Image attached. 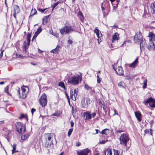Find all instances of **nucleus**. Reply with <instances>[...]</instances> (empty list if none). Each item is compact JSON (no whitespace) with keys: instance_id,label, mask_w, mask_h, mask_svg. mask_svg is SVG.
I'll return each mask as SVG.
<instances>
[{"instance_id":"obj_20","label":"nucleus","mask_w":155,"mask_h":155,"mask_svg":"<svg viewBox=\"0 0 155 155\" xmlns=\"http://www.w3.org/2000/svg\"><path fill=\"white\" fill-rule=\"evenodd\" d=\"M13 7L15 13L18 14L20 12V9L18 6L15 5L13 6Z\"/></svg>"},{"instance_id":"obj_44","label":"nucleus","mask_w":155,"mask_h":155,"mask_svg":"<svg viewBox=\"0 0 155 155\" xmlns=\"http://www.w3.org/2000/svg\"><path fill=\"white\" fill-rule=\"evenodd\" d=\"M46 9L47 8H45L44 9H41L40 8H38V10L39 11L41 12L42 13H43Z\"/></svg>"},{"instance_id":"obj_4","label":"nucleus","mask_w":155,"mask_h":155,"mask_svg":"<svg viewBox=\"0 0 155 155\" xmlns=\"http://www.w3.org/2000/svg\"><path fill=\"white\" fill-rule=\"evenodd\" d=\"M17 130L18 133L22 134L25 131V127L24 124L20 122L17 123Z\"/></svg>"},{"instance_id":"obj_21","label":"nucleus","mask_w":155,"mask_h":155,"mask_svg":"<svg viewBox=\"0 0 155 155\" xmlns=\"http://www.w3.org/2000/svg\"><path fill=\"white\" fill-rule=\"evenodd\" d=\"M151 12L155 14V2L152 3L150 5Z\"/></svg>"},{"instance_id":"obj_26","label":"nucleus","mask_w":155,"mask_h":155,"mask_svg":"<svg viewBox=\"0 0 155 155\" xmlns=\"http://www.w3.org/2000/svg\"><path fill=\"white\" fill-rule=\"evenodd\" d=\"M144 132L146 134H150V135H152V129H146L144 130Z\"/></svg>"},{"instance_id":"obj_35","label":"nucleus","mask_w":155,"mask_h":155,"mask_svg":"<svg viewBox=\"0 0 155 155\" xmlns=\"http://www.w3.org/2000/svg\"><path fill=\"white\" fill-rule=\"evenodd\" d=\"M147 80L146 79H145L143 80V87L145 88L146 87L147 85Z\"/></svg>"},{"instance_id":"obj_41","label":"nucleus","mask_w":155,"mask_h":155,"mask_svg":"<svg viewBox=\"0 0 155 155\" xmlns=\"http://www.w3.org/2000/svg\"><path fill=\"white\" fill-rule=\"evenodd\" d=\"M74 94V91H73V90H71L70 91V95H71V99H72L73 96V95Z\"/></svg>"},{"instance_id":"obj_48","label":"nucleus","mask_w":155,"mask_h":155,"mask_svg":"<svg viewBox=\"0 0 155 155\" xmlns=\"http://www.w3.org/2000/svg\"><path fill=\"white\" fill-rule=\"evenodd\" d=\"M107 141V140L106 141L104 140H102L100 142V143L101 144H104Z\"/></svg>"},{"instance_id":"obj_15","label":"nucleus","mask_w":155,"mask_h":155,"mask_svg":"<svg viewBox=\"0 0 155 155\" xmlns=\"http://www.w3.org/2000/svg\"><path fill=\"white\" fill-rule=\"evenodd\" d=\"M135 115L137 118V120L139 122H140L141 120V116L142 115L139 111L135 112Z\"/></svg>"},{"instance_id":"obj_34","label":"nucleus","mask_w":155,"mask_h":155,"mask_svg":"<svg viewBox=\"0 0 155 155\" xmlns=\"http://www.w3.org/2000/svg\"><path fill=\"white\" fill-rule=\"evenodd\" d=\"M77 94L76 93V91L75 90H74V94L73 95V96L72 100H76V97H77Z\"/></svg>"},{"instance_id":"obj_17","label":"nucleus","mask_w":155,"mask_h":155,"mask_svg":"<svg viewBox=\"0 0 155 155\" xmlns=\"http://www.w3.org/2000/svg\"><path fill=\"white\" fill-rule=\"evenodd\" d=\"M60 46L58 45H57L55 48L51 50V51L52 53L57 54L60 51Z\"/></svg>"},{"instance_id":"obj_16","label":"nucleus","mask_w":155,"mask_h":155,"mask_svg":"<svg viewBox=\"0 0 155 155\" xmlns=\"http://www.w3.org/2000/svg\"><path fill=\"white\" fill-rule=\"evenodd\" d=\"M138 63V58H137L134 61L130 64L129 66L132 68H135L137 65Z\"/></svg>"},{"instance_id":"obj_29","label":"nucleus","mask_w":155,"mask_h":155,"mask_svg":"<svg viewBox=\"0 0 155 155\" xmlns=\"http://www.w3.org/2000/svg\"><path fill=\"white\" fill-rule=\"evenodd\" d=\"M84 88L87 90H92V87L89 86L87 84H85L84 85Z\"/></svg>"},{"instance_id":"obj_3","label":"nucleus","mask_w":155,"mask_h":155,"mask_svg":"<svg viewBox=\"0 0 155 155\" xmlns=\"http://www.w3.org/2000/svg\"><path fill=\"white\" fill-rule=\"evenodd\" d=\"M74 29L72 26H65L60 30V32L62 35H65L72 32Z\"/></svg>"},{"instance_id":"obj_23","label":"nucleus","mask_w":155,"mask_h":155,"mask_svg":"<svg viewBox=\"0 0 155 155\" xmlns=\"http://www.w3.org/2000/svg\"><path fill=\"white\" fill-rule=\"evenodd\" d=\"M46 136L48 137V140L49 141H50L53 136V134H45Z\"/></svg>"},{"instance_id":"obj_30","label":"nucleus","mask_w":155,"mask_h":155,"mask_svg":"<svg viewBox=\"0 0 155 155\" xmlns=\"http://www.w3.org/2000/svg\"><path fill=\"white\" fill-rule=\"evenodd\" d=\"M29 136L28 134H25L21 137V139L22 140H24L28 137Z\"/></svg>"},{"instance_id":"obj_6","label":"nucleus","mask_w":155,"mask_h":155,"mask_svg":"<svg viewBox=\"0 0 155 155\" xmlns=\"http://www.w3.org/2000/svg\"><path fill=\"white\" fill-rule=\"evenodd\" d=\"M39 102L42 107H44L47 104V97L45 94H43L41 96L39 99Z\"/></svg>"},{"instance_id":"obj_36","label":"nucleus","mask_w":155,"mask_h":155,"mask_svg":"<svg viewBox=\"0 0 155 155\" xmlns=\"http://www.w3.org/2000/svg\"><path fill=\"white\" fill-rule=\"evenodd\" d=\"M59 86L65 89V87L64 83L62 82H60L58 84Z\"/></svg>"},{"instance_id":"obj_59","label":"nucleus","mask_w":155,"mask_h":155,"mask_svg":"<svg viewBox=\"0 0 155 155\" xmlns=\"http://www.w3.org/2000/svg\"><path fill=\"white\" fill-rule=\"evenodd\" d=\"M106 150H105V151H104V155H109V154H108H108L107 153H106Z\"/></svg>"},{"instance_id":"obj_55","label":"nucleus","mask_w":155,"mask_h":155,"mask_svg":"<svg viewBox=\"0 0 155 155\" xmlns=\"http://www.w3.org/2000/svg\"><path fill=\"white\" fill-rule=\"evenodd\" d=\"M68 42L69 43L71 44L72 43V41L71 40H69L68 41Z\"/></svg>"},{"instance_id":"obj_19","label":"nucleus","mask_w":155,"mask_h":155,"mask_svg":"<svg viewBox=\"0 0 155 155\" xmlns=\"http://www.w3.org/2000/svg\"><path fill=\"white\" fill-rule=\"evenodd\" d=\"M18 93L19 94V95L20 96V97L21 98H25V97H26L27 96V94H26L25 93L23 92H22L21 91V93L20 92V91L19 90H18Z\"/></svg>"},{"instance_id":"obj_38","label":"nucleus","mask_w":155,"mask_h":155,"mask_svg":"<svg viewBox=\"0 0 155 155\" xmlns=\"http://www.w3.org/2000/svg\"><path fill=\"white\" fill-rule=\"evenodd\" d=\"M73 130V129L72 128L71 129H69V130L68 132V137H69L70 136Z\"/></svg>"},{"instance_id":"obj_42","label":"nucleus","mask_w":155,"mask_h":155,"mask_svg":"<svg viewBox=\"0 0 155 155\" xmlns=\"http://www.w3.org/2000/svg\"><path fill=\"white\" fill-rule=\"evenodd\" d=\"M59 3V2H57L56 3L54 4V5L52 7V10L54 9L55 7L57 6Z\"/></svg>"},{"instance_id":"obj_18","label":"nucleus","mask_w":155,"mask_h":155,"mask_svg":"<svg viewBox=\"0 0 155 155\" xmlns=\"http://www.w3.org/2000/svg\"><path fill=\"white\" fill-rule=\"evenodd\" d=\"M29 91V88L28 87L23 86L21 87V91L27 94Z\"/></svg>"},{"instance_id":"obj_31","label":"nucleus","mask_w":155,"mask_h":155,"mask_svg":"<svg viewBox=\"0 0 155 155\" xmlns=\"http://www.w3.org/2000/svg\"><path fill=\"white\" fill-rule=\"evenodd\" d=\"M37 13V11L35 9H32L31 12V13L30 15V16H32L36 14Z\"/></svg>"},{"instance_id":"obj_2","label":"nucleus","mask_w":155,"mask_h":155,"mask_svg":"<svg viewBox=\"0 0 155 155\" xmlns=\"http://www.w3.org/2000/svg\"><path fill=\"white\" fill-rule=\"evenodd\" d=\"M148 36L149 37V41L147 45V48L149 50H153L155 49V47L153 41L155 39V35L152 32H150Z\"/></svg>"},{"instance_id":"obj_28","label":"nucleus","mask_w":155,"mask_h":155,"mask_svg":"<svg viewBox=\"0 0 155 155\" xmlns=\"http://www.w3.org/2000/svg\"><path fill=\"white\" fill-rule=\"evenodd\" d=\"M106 153H107V155L109 154V155H112V150L111 149L108 148L106 150Z\"/></svg>"},{"instance_id":"obj_32","label":"nucleus","mask_w":155,"mask_h":155,"mask_svg":"<svg viewBox=\"0 0 155 155\" xmlns=\"http://www.w3.org/2000/svg\"><path fill=\"white\" fill-rule=\"evenodd\" d=\"M112 155H119L118 150L113 149L112 150Z\"/></svg>"},{"instance_id":"obj_27","label":"nucleus","mask_w":155,"mask_h":155,"mask_svg":"<svg viewBox=\"0 0 155 155\" xmlns=\"http://www.w3.org/2000/svg\"><path fill=\"white\" fill-rule=\"evenodd\" d=\"M42 31L41 27L40 26L38 28L37 31L35 33V35H36L35 37H37L38 35Z\"/></svg>"},{"instance_id":"obj_33","label":"nucleus","mask_w":155,"mask_h":155,"mask_svg":"<svg viewBox=\"0 0 155 155\" xmlns=\"http://www.w3.org/2000/svg\"><path fill=\"white\" fill-rule=\"evenodd\" d=\"M48 16H46L44 17L43 19V22L42 24H44V22L45 23H47V22L48 19Z\"/></svg>"},{"instance_id":"obj_7","label":"nucleus","mask_w":155,"mask_h":155,"mask_svg":"<svg viewBox=\"0 0 155 155\" xmlns=\"http://www.w3.org/2000/svg\"><path fill=\"white\" fill-rule=\"evenodd\" d=\"M143 39L142 35L139 32L137 33L134 38V41L136 43H140Z\"/></svg>"},{"instance_id":"obj_5","label":"nucleus","mask_w":155,"mask_h":155,"mask_svg":"<svg viewBox=\"0 0 155 155\" xmlns=\"http://www.w3.org/2000/svg\"><path fill=\"white\" fill-rule=\"evenodd\" d=\"M129 138L127 134H123L120 138V144L124 146L127 145V143L129 140Z\"/></svg>"},{"instance_id":"obj_60","label":"nucleus","mask_w":155,"mask_h":155,"mask_svg":"<svg viewBox=\"0 0 155 155\" xmlns=\"http://www.w3.org/2000/svg\"><path fill=\"white\" fill-rule=\"evenodd\" d=\"M79 14L80 15H81L82 16V13L81 12H79Z\"/></svg>"},{"instance_id":"obj_56","label":"nucleus","mask_w":155,"mask_h":155,"mask_svg":"<svg viewBox=\"0 0 155 155\" xmlns=\"http://www.w3.org/2000/svg\"><path fill=\"white\" fill-rule=\"evenodd\" d=\"M5 84V82L4 81H2L0 82V84Z\"/></svg>"},{"instance_id":"obj_47","label":"nucleus","mask_w":155,"mask_h":155,"mask_svg":"<svg viewBox=\"0 0 155 155\" xmlns=\"http://www.w3.org/2000/svg\"><path fill=\"white\" fill-rule=\"evenodd\" d=\"M35 110H36L35 109L33 108H32L31 109V112L32 115H33L34 112H35Z\"/></svg>"},{"instance_id":"obj_40","label":"nucleus","mask_w":155,"mask_h":155,"mask_svg":"<svg viewBox=\"0 0 155 155\" xmlns=\"http://www.w3.org/2000/svg\"><path fill=\"white\" fill-rule=\"evenodd\" d=\"M8 86H7L5 88L4 91L5 93L8 94Z\"/></svg>"},{"instance_id":"obj_63","label":"nucleus","mask_w":155,"mask_h":155,"mask_svg":"<svg viewBox=\"0 0 155 155\" xmlns=\"http://www.w3.org/2000/svg\"><path fill=\"white\" fill-rule=\"evenodd\" d=\"M113 27H114V28H117V26L116 25H114L113 26Z\"/></svg>"},{"instance_id":"obj_64","label":"nucleus","mask_w":155,"mask_h":155,"mask_svg":"<svg viewBox=\"0 0 155 155\" xmlns=\"http://www.w3.org/2000/svg\"><path fill=\"white\" fill-rule=\"evenodd\" d=\"M59 155H64V152H62Z\"/></svg>"},{"instance_id":"obj_43","label":"nucleus","mask_w":155,"mask_h":155,"mask_svg":"<svg viewBox=\"0 0 155 155\" xmlns=\"http://www.w3.org/2000/svg\"><path fill=\"white\" fill-rule=\"evenodd\" d=\"M97 82L98 83H100L101 82V79L99 77V75L98 74L97 76Z\"/></svg>"},{"instance_id":"obj_39","label":"nucleus","mask_w":155,"mask_h":155,"mask_svg":"<svg viewBox=\"0 0 155 155\" xmlns=\"http://www.w3.org/2000/svg\"><path fill=\"white\" fill-rule=\"evenodd\" d=\"M86 104L87 106L88 104H90L91 103V100L89 98H87L86 99Z\"/></svg>"},{"instance_id":"obj_9","label":"nucleus","mask_w":155,"mask_h":155,"mask_svg":"<svg viewBox=\"0 0 155 155\" xmlns=\"http://www.w3.org/2000/svg\"><path fill=\"white\" fill-rule=\"evenodd\" d=\"M94 33L96 34L97 37V41L99 44L101 41L102 34L101 33L100 31L97 28H96L94 31Z\"/></svg>"},{"instance_id":"obj_25","label":"nucleus","mask_w":155,"mask_h":155,"mask_svg":"<svg viewBox=\"0 0 155 155\" xmlns=\"http://www.w3.org/2000/svg\"><path fill=\"white\" fill-rule=\"evenodd\" d=\"M13 149L12 150V153L13 154L15 152H18V151L15 150L16 149V144L14 143L13 145Z\"/></svg>"},{"instance_id":"obj_54","label":"nucleus","mask_w":155,"mask_h":155,"mask_svg":"<svg viewBox=\"0 0 155 155\" xmlns=\"http://www.w3.org/2000/svg\"><path fill=\"white\" fill-rule=\"evenodd\" d=\"M124 45H126V42L125 41L121 45V46H120V47H122L124 46Z\"/></svg>"},{"instance_id":"obj_1","label":"nucleus","mask_w":155,"mask_h":155,"mask_svg":"<svg viewBox=\"0 0 155 155\" xmlns=\"http://www.w3.org/2000/svg\"><path fill=\"white\" fill-rule=\"evenodd\" d=\"M82 80V77L77 74L70 77L68 80V83L74 85H78L81 82Z\"/></svg>"},{"instance_id":"obj_45","label":"nucleus","mask_w":155,"mask_h":155,"mask_svg":"<svg viewBox=\"0 0 155 155\" xmlns=\"http://www.w3.org/2000/svg\"><path fill=\"white\" fill-rule=\"evenodd\" d=\"M52 115L58 117L59 115V114H58V113H55L52 114Z\"/></svg>"},{"instance_id":"obj_51","label":"nucleus","mask_w":155,"mask_h":155,"mask_svg":"<svg viewBox=\"0 0 155 155\" xmlns=\"http://www.w3.org/2000/svg\"><path fill=\"white\" fill-rule=\"evenodd\" d=\"M16 56L18 58H22L21 57H22V55H21V54H16Z\"/></svg>"},{"instance_id":"obj_57","label":"nucleus","mask_w":155,"mask_h":155,"mask_svg":"<svg viewBox=\"0 0 155 155\" xmlns=\"http://www.w3.org/2000/svg\"><path fill=\"white\" fill-rule=\"evenodd\" d=\"M36 35H35V34L33 36V38L32 39V40H33L35 38H36V37H35Z\"/></svg>"},{"instance_id":"obj_37","label":"nucleus","mask_w":155,"mask_h":155,"mask_svg":"<svg viewBox=\"0 0 155 155\" xmlns=\"http://www.w3.org/2000/svg\"><path fill=\"white\" fill-rule=\"evenodd\" d=\"M124 83L123 82H121L118 84V85L120 87H122L124 88H125V87L124 86Z\"/></svg>"},{"instance_id":"obj_13","label":"nucleus","mask_w":155,"mask_h":155,"mask_svg":"<svg viewBox=\"0 0 155 155\" xmlns=\"http://www.w3.org/2000/svg\"><path fill=\"white\" fill-rule=\"evenodd\" d=\"M140 48L141 50L142 49H144L145 46H146L147 45L146 44V40L144 39H143L140 43Z\"/></svg>"},{"instance_id":"obj_62","label":"nucleus","mask_w":155,"mask_h":155,"mask_svg":"<svg viewBox=\"0 0 155 155\" xmlns=\"http://www.w3.org/2000/svg\"><path fill=\"white\" fill-rule=\"evenodd\" d=\"M95 130L96 131V133L97 134V133H98V131H99L98 130H97V129H96Z\"/></svg>"},{"instance_id":"obj_22","label":"nucleus","mask_w":155,"mask_h":155,"mask_svg":"<svg viewBox=\"0 0 155 155\" xmlns=\"http://www.w3.org/2000/svg\"><path fill=\"white\" fill-rule=\"evenodd\" d=\"M99 133L107 135L109 133V130L107 129H105L103 130L101 132H100Z\"/></svg>"},{"instance_id":"obj_8","label":"nucleus","mask_w":155,"mask_h":155,"mask_svg":"<svg viewBox=\"0 0 155 155\" xmlns=\"http://www.w3.org/2000/svg\"><path fill=\"white\" fill-rule=\"evenodd\" d=\"M96 114L95 112L93 113L92 114H91L89 112H86L84 113V115L85 117V120H89L91 119L92 117H94Z\"/></svg>"},{"instance_id":"obj_10","label":"nucleus","mask_w":155,"mask_h":155,"mask_svg":"<svg viewBox=\"0 0 155 155\" xmlns=\"http://www.w3.org/2000/svg\"><path fill=\"white\" fill-rule=\"evenodd\" d=\"M115 65H113V68L115 71L116 73L119 75H122L123 74V70L122 67L118 66L117 68H115Z\"/></svg>"},{"instance_id":"obj_46","label":"nucleus","mask_w":155,"mask_h":155,"mask_svg":"<svg viewBox=\"0 0 155 155\" xmlns=\"http://www.w3.org/2000/svg\"><path fill=\"white\" fill-rule=\"evenodd\" d=\"M81 144V143L79 142H77L76 143V146L77 147H79L80 146Z\"/></svg>"},{"instance_id":"obj_50","label":"nucleus","mask_w":155,"mask_h":155,"mask_svg":"<svg viewBox=\"0 0 155 155\" xmlns=\"http://www.w3.org/2000/svg\"><path fill=\"white\" fill-rule=\"evenodd\" d=\"M4 50L2 51L1 53L0 54V58H1L3 56V53Z\"/></svg>"},{"instance_id":"obj_11","label":"nucleus","mask_w":155,"mask_h":155,"mask_svg":"<svg viewBox=\"0 0 155 155\" xmlns=\"http://www.w3.org/2000/svg\"><path fill=\"white\" fill-rule=\"evenodd\" d=\"M146 103H149V105L151 107H155V99L152 97H150L148 98L146 101Z\"/></svg>"},{"instance_id":"obj_49","label":"nucleus","mask_w":155,"mask_h":155,"mask_svg":"<svg viewBox=\"0 0 155 155\" xmlns=\"http://www.w3.org/2000/svg\"><path fill=\"white\" fill-rule=\"evenodd\" d=\"M114 114H113V115H114L116 114H117V115H118V113L117 112V111L115 110H114Z\"/></svg>"},{"instance_id":"obj_58","label":"nucleus","mask_w":155,"mask_h":155,"mask_svg":"<svg viewBox=\"0 0 155 155\" xmlns=\"http://www.w3.org/2000/svg\"><path fill=\"white\" fill-rule=\"evenodd\" d=\"M125 41L126 42V43H127V42L130 43L131 42V41L130 40H128V41Z\"/></svg>"},{"instance_id":"obj_24","label":"nucleus","mask_w":155,"mask_h":155,"mask_svg":"<svg viewBox=\"0 0 155 155\" xmlns=\"http://www.w3.org/2000/svg\"><path fill=\"white\" fill-rule=\"evenodd\" d=\"M31 37V35L30 34H28L27 37V40L28 42V45H29L30 44V38Z\"/></svg>"},{"instance_id":"obj_53","label":"nucleus","mask_w":155,"mask_h":155,"mask_svg":"<svg viewBox=\"0 0 155 155\" xmlns=\"http://www.w3.org/2000/svg\"><path fill=\"white\" fill-rule=\"evenodd\" d=\"M70 123H71V127H73L74 125V123H73V122L72 121H71Z\"/></svg>"},{"instance_id":"obj_14","label":"nucleus","mask_w":155,"mask_h":155,"mask_svg":"<svg viewBox=\"0 0 155 155\" xmlns=\"http://www.w3.org/2000/svg\"><path fill=\"white\" fill-rule=\"evenodd\" d=\"M119 34L117 33L114 34L112 37V41L113 43L114 42L116 41H118L119 38Z\"/></svg>"},{"instance_id":"obj_61","label":"nucleus","mask_w":155,"mask_h":155,"mask_svg":"<svg viewBox=\"0 0 155 155\" xmlns=\"http://www.w3.org/2000/svg\"><path fill=\"white\" fill-rule=\"evenodd\" d=\"M153 43H154V47H155V40H154V41L153 40Z\"/></svg>"},{"instance_id":"obj_12","label":"nucleus","mask_w":155,"mask_h":155,"mask_svg":"<svg viewBox=\"0 0 155 155\" xmlns=\"http://www.w3.org/2000/svg\"><path fill=\"white\" fill-rule=\"evenodd\" d=\"M89 151L87 149H84L80 151H77V152L78 155H87Z\"/></svg>"},{"instance_id":"obj_52","label":"nucleus","mask_w":155,"mask_h":155,"mask_svg":"<svg viewBox=\"0 0 155 155\" xmlns=\"http://www.w3.org/2000/svg\"><path fill=\"white\" fill-rule=\"evenodd\" d=\"M25 117V115L23 114H21L20 117H19V119L24 118Z\"/></svg>"}]
</instances>
